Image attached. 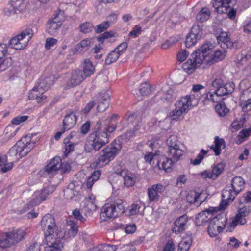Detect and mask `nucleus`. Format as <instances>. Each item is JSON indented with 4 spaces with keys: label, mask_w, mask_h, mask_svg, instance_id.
<instances>
[{
    "label": "nucleus",
    "mask_w": 251,
    "mask_h": 251,
    "mask_svg": "<svg viewBox=\"0 0 251 251\" xmlns=\"http://www.w3.org/2000/svg\"><path fill=\"white\" fill-rule=\"evenodd\" d=\"M41 226L47 244L61 242L64 233L59 230L52 216L50 214L44 215L41 220Z\"/></svg>",
    "instance_id": "1"
},
{
    "label": "nucleus",
    "mask_w": 251,
    "mask_h": 251,
    "mask_svg": "<svg viewBox=\"0 0 251 251\" xmlns=\"http://www.w3.org/2000/svg\"><path fill=\"white\" fill-rule=\"evenodd\" d=\"M245 183L244 180L240 176L232 178L230 184L222 190L221 209L224 210L229 203L233 201L236 196L244 189Z\"/></svg>",
    "instance_id": "2"
},
{
    "label": "nucleus",
    "mask_w": 251,
    "mask_h": 251,
    "mask_svg": "<svg viewBox=\"0 0 251 251\" xmlns=\"http://www.w3.org/2000/svg\"><path fill=\"white\" fill-rule=\"evenodd\" d=\"M213 45L211 43L203 44L199 49L191 54V58L182 65V69L188 74H191L203 62L206 57V53L209 51Z\"/></svg>",
    "instance_id": "3"
},
{
    "label": "nucleus",
    "mask_w": 251,
    "mask_h": 251,
    "mask_svg": "<svg viewBox=\"0 0 251 251\" xmlns=\"http://www.w3.org/2000/svg\"><path fill=\"white\" fill-rule=\"evenodd\" d=\"M122 149V144L119 140H115L110 146L103 149L98 155L96 164L98 167H102L113 160Z\"/></svg>",
    "instance_id": "4"
},
{
    "label": "nucleus",
    "mask_w": 251,
    "mask_h": 251,
    "mask_svg": "<svg viewBox=\"0 0 251 251\" xmlns=\"http://www.w3.org/2000/svg\"><path fill=\"white\" fill-rule=\"evenodd\" d=\"M26 234L25 231L21 228L2 233L0 236V247L6 249L16 245L24 239Z\"/></svg>",
    "instance_id": "5"
},
{
    "label": "nucleus",
    "mask_w": 251,
    "mask_h": 251,
    "mask_svg": "<svg viewBox=\"0 0 251 251\" xmlns=\"http://www.w3.org/2000/svg\"><path fill=\"white\" fill-rule=\"evenodd\" d=\"M95 131L92 136H94L92 141H87L84 145V151L88 153L92 152L93 150L97 151L109 142V136L107 132L104 131H101L100 126L95 127Z\"/></svg>",
    "instance_id": "6"
},
{
    "label": "nucleus",
    "mask_w": 251,
    "mask_h": 251,
    "mask_svg": "<svg viewBox=\"0 0 251 251\" xmlns=\"http://www.w3.org/2000/svg\"><path fill=\"white\" fill-rule=\"evenodd\" d=\"M125 212L122 200L118 199L112 203L105 204L102 208L100 216L103 220L107 218H115Z\"/></svg>",
    "instance_id": "7"
},
{
    "label": "nucleus",
    "mask_w": 251,
    "mask_h": 251,
    "mask_svg": "<svg viewBox=\"0 0 251 251\" xmlns=\"http://www.w3.org/2000/svg\"><path fill=\"white\" fill-rule=\"evenodd\" d=\"M194 99H195L194 95H187L181 97L179 100L176 102L175 109L169 114L171 119L176 120L183 113H187L193 105L192 101Z\"/></svg>",
    "instance_id": "8"
},
{
    "label": "nucleus",
    "mask_w": 251,
    "mask_h": 251,
    "mask_svg": "<svg viewBox=\"0 0 251 251\" xmlns=\"http://www.w3.org/2000/svg\"><path fill=\"white\" fill-rule=\"evenodd\" d=\"M33 34L32 28H25L9 41V46L16 50L23 49L27 45Z\"/></svg>",
    "instance_id": "9"
},
{
    "label": "nucleus",
    "mask_w": 251,
    "mask_h": 251,
    "mask_svg": "<svg viewBox=\"0 0 251 251\" xmlns=\"http://www.w3.org/2000/svg\"><path fill=\"white\" fill-rule=\"evenodd\" d=\"M203 33L202 28L199 25H194L191 29L190 32L186 37L185 46L187 48L195 45L198 40H200L202 37Z\"/></svg>",
    "instance_id": "10"
},
{
    "label": "nucleus",
    "mask_w": 251,
    "mask_h": 251,
    "mask_svg": "<svg viewBox=\"0 0 251 251\" xmlns=\"http://www.w3.org/2000/svg\"><path fill=\"white\" fill-rule=\"evenodd\" d=\"M176 137L173 135L170 136L166 141V144L169 147L168 153L174 156L175 160L179 159L183 152L180 149Z\"/></svg>",
    "instance_id": "11"
},
{
    "label": "nucleus",
    "mask_w": 251,
    "mask_h": 251,
    "mask_svg": "<svg viewBox=\"0 0 251 251\" xmlns=\"http://www.w3.org/2000/svg\"><path fill=\"white\" fill-rule=\"evenodd\" d=\"M93 100L97 103V110L100 112L104 111L110 104V96L106 92H101L94 97Z\"/></svg>",
    "instance_id": "12"
},
{
    "label": "nucleus",
    "mask_w": 251,
    "mask_h": 251,
    "mask_svg": "<svg viewBox=\"0 0 251 251\" xmlns=\"http://www.w3.org/2000/svg\"><path fill=\"white\" fill-rule=\"evenodd\" d=\"M250 212V210L249 208H247L245 206L240 207L234 219L230 223V228L229 229V230L232 231L231 228L233 229L238 224L241 225L245 224L247 222L245 217L248 216Z\"/></svg>",
    "instance_id": "13"
},
{
    "label": "nucleus",
    "mask_w": 251,
    "mask_h": 251,
    "mask_svg": "<svg viewBox=\"0 0 251 251\" xmlns=\"http://www.w3.org/2000/svg\"><path fill=\"white\" fill-rule=\"evenodd\" d=\"M85 78L81 70L73 71L72 72L70 79L66 83L65 88L69 89L75 87L80 84Z\"/></svg>",
    "instance_id": "14"
},
{
    "label": "nucleus",
    "mask_w": 251,
    "mask_h": 251,
    "mask_svg": "<svg viewBox=\"0 0 251 251\" xmlns=\"http://www.w3.org/2000/svg\"><path fill=\"white\" fill-rule=\"evenodd\" d=\"M55 189V187L54 186L50 185L43 188L40 191H36L35 195L38 198L32 201V204L36 205L46 200L48 198V196L54 191Z\"/></svg>",
    "instance_id": "15"
},
{
    "label": "nucleus",
    "mask_w": 251,
    "mask_h": 251,
    "mask_svg": "<svg viewBox=\"0 0 251 251\" xmlns=\"http://www.w3.org/2000/svg\"><path fill=\"white\" fill-rule=\"evenodd\" d=\"M64 12L63 11L59 10L58 13L54 15V17L48 25V32L53 34L58 30L61 24L59 23L64 20Z\"/></svg>",
    "instance_id": "16"
},
{
    "label": "nucleus",
    "mask_w": 251,
    "mask_h": 251,
    "mask_svg": "<svg viewBox=\"0 0 251 251\" xmlns=\"http://www.w3.org/2000/svg\"><path fill=\"white\" fill-rule=\"evenodd\" d=\"M62 165L61 158L56 156L53 158L45 167V172L48 175L53 176L60 170Z\"/></svg>",
    "instance_id": "17"
},
{
    "label": "nucleus",
    "mask_w": 251,
    "mask_h": 251,
    "mask_svg": "<svg viewBox=\"0 0 251 251\" xmlns=\"http://www.w3.org/2000/svg\"><path fill=\"white\" fill-rule=\"evenodd\" d=\"M219 44L223 49L238 48V42H233L230 41V38L226 32H222L219 36L217 37Z\"/></svg>",
    "instance_id": "18"
},
{
    "label": "nucleus",
    "mask_w": 251,
    "mask_h": 251,
    "mask_svg": "<svg viewBox=\"0 0 251 251\" xmlns=\"http://www.w3.org/2000/svg\"><path fill=\"white\" fill-rule=\"evenodd\" d=\"M77 111H73L67 114L63 121V127L68 130L74 127L76 125L78 115Z\"/></svg>",
    "instance_id": "19"
},
{
    "label": "nucleus",
    "mask_w": 251,
    "mask_h": 251,
    "mask_svg": "<svg viewBox=\"0 0 251 251\" xmlns=\"http://www.w3.org/2000/svg\"><path fill=\"white\" fill-rule=\"evenodd\" d=\"M169 157L164 156L160 158L157 161V166L160 170L162 169L165 171H170L172 165L177 162L179 159L175 160L173 155H171L168 153Z\"/></svg>",
    "instance_id": "20"
},
{
    "label": "nucleus",
    "mask_w": 251,
    "mask_h": 251,
    "mask_svg": "<svg viewBox=\"0 0 251 251\" xmlns=\"http://www.w3.org/2000/svg\"><path fill=\"white\" fill-rule=\"evenodd\" d=\"M212 213L213 211L209 209L200 212L196 217V225L200 226L204 225L208 222H210L213 216Z\"/></svg>",
    "instance_id": "21"
},
{
    "label": "nucleus",
    "mask_w": 251,
    "mask_h": 251,
    "mask_svg": "<svg viewBox=\"0 0 251 251\" xmlns=\"http://www.w3.org/2000/svg\"><path fill=\"white\" fill-rule=\"evenodd\" d=\"M165 187L162 184H157L153 185L151 187L148 188V194L149 200L154 201L159 198V193H162L164 191Z\"/></svg>",
    "instance_id": "22"
},
{
    "label": "nucleus",
    "mask_w": 251,
    "mask_h": 251,
    "mask_svg": "<svg viewBox=\"0 0 251 251\" xmlns=\"http://www.w3.org/2000/svg\"><path fill=\"white\" fill-rule=\"evenodd\" d=\"M243 102L242 109L244 111H248L251 108V87L244 90L240 97Z\"/></svg>",
    "instance_id": "23"
},
{
    "label": "nucleus",
    "mask_w": 251,
    "mask_h": 251,
    "mask_svg": "<svg viewBox=\"0 0 251 251\" xmlns=\"http://www.w3.org/2000/svg\"><path fill=\"white\" fill-rule=\"evenodd\" d=\"M232 0H215L213 6L219 13H227Z\"/></svg>",
    "instance_id": "24"
},
{
    "label": "nucleus",
    "mask_w": 251,
    "mask_h": 251,
    "mask_svg": "<svg viewBox=\"0 0 251 251\" xmlns=\"http://www.w3.org/2000/svg\"><path fill=\"white\" fill-rule=\"evenodd\" d=\"M212 49L213 48L206 53V57L204 59L209 65H212L219 60H223L225 57L226 53V51L225 50V49H224V50L215 51L213 55L208 57L207 54L209 53V51Z\"/></svg>",
    "instance_id": "25"
},
{
    "label": "nucleus",
    "mask_w": 251,
    "mask_h": 251,
    "mask_svg": "<svg viewBox=\"0 0 251 251\" xmlns=\"http://www.w3.org/2000/svg\"><path fill=\"white\" fill-rule=\"evenodd\" d=\"M187 222V216L185 215L178 218L174 222V226L172 229L174 232L178 234L185 230V225Z\"/></svg>",
    "instance_id": "26"
},
{
    "label": "nucleus",
    "mask_w": 251,
    "mask_h": 251,
    "mask_svg": "<svg viewBox=\"0 0 251 251\" xmlns=\"http://www.w3.org/2000/svg\"><path fill=\"white\" fill-rule=\"evenodd\" d=\"M44 93L43 89H40L36 86L29 93L28 98L30 100L35 99L38 103L41 102L47 98L46 96L43 95Z\"/></svg>",
    "instance_id": "27"
},
{
    "label": "nucleus",
    "mask_w": 251,
    "mask_h": 251,
    "mask_svg": "<svg viewBox=\"0 0 251 251\" xmlns=\"http://www.w3.org/2000/svg\"><path fill=\"white\" fill-rule=\"evenodd\" d=\"M18 142H20L21 146H20L19 157L17 158V159L26 155L34 148V142H27L25 144L22 140H19Z\"/></svg>",
    "instance_id": "28"
},
{
    "label": "nucleus",
    "mask_w": 251,
    "mask_h": 251,
    "mask_svg": "<svg viewBox=\"0 0 251 251\" xmlns=\"http://www.w3.org/2000/svg\"><path fill=\"white\" fill-rule=\"evenodd\" d=\"M91 39H85L82 40L80 43H78L75 48L76 53L83 54L88 50L91 46Z\"/></svg>",
    "instance_id": "29"
},
{
    "label": "nucleus",
    "mask_w": 251,
    "mask_h": 251,
    "mask_svg": "<svg viewBox=\"0 0 251 251\" xmlns=\"http://www.w3.org/2000/svg\"><path fill=\"white\" fill-rule=\"evenodd\" d=\"M215 146L212 145L210 148L213 149L215 154L218 156L220 154L222 148L225 149L226 147V142L222 138L216 136L214 140Z\"/></svg>",
    "instance_id": "30"
},
{
    "label": "nucleus",
    "mask_w": 251,
    "mask_h": 251,
    "mask_svg": "<svg viewBox=\"0 0 251 251\" xmlns=\"http://www.w3.org/2000/svg\"><path fill=\"white\" fill-rule=\"evenodd\" d=\"M141 125L138 124L135 126L133 130H130L127 131L125 133H123L121 135V138L125 142L128 141L131 138L137 135L138 134V131L140 130Z\"/></svg>",
    "instance_id": "31"
},
{
    "label": "nucleus",
    "mask_w": 251,
    "mask_h": 251,
    "mask_svg": "<svg viewBox=\"0 0 251 251\" xmlns=\"http://www.w3.org/2000/svg\"><path fill=\"white\" fill-rule=\"evenodd\" d=\"M94 72L95 67L92 62L89 59H85L83 63V75L86 78L90 76Z\"/></svg>",
    "instance_id": "32"
},
{
    "label": "nucleus",
    "mask_w": 251,
    "mask_h": 251,
    "mask_svg": "<svg viewBox=\"0 0 251 251\" xmlns=\"http://www.w3.org/2000/svg\"><path fill=\"white\" fill-rule=\"evenodd\" d=\"M53 77H46L39 80L37 86L40 89H43L44 92L45 90L48 89L51 85L53 83Z\"/></svg>",
    "instance_id": "33"
},
{
    "label": "nucleus",
    "mask_w": 251,
    "mask_h": 251,
    "mask_svg": "<svg viewBox=\"0 0 251 251\" xmlns=\"http://www.w3.org/2000/svg\"><path fill=\"white\" fill-rule=\"evenodd\" d=\"M192 239L191 237L183 238L179 243L177 251H188L191 246Z\"/></svg>",
    "instance_id": "34"
},
{
    "label": "nucleus",
    "mask_w": 251,
    "mask_h": 251,
    "mask_svg": "<svg viewBox=\"0 0 251 251\" xmlns=\"http://www.w3.org/2000/svg\"><path fill=\"white\" fill-rule=\"evenodd\" d=\"M222 231L220 226L217 225L216 223H213V220L211 219L208 227V232L209 235L211 237H215Z\"/></svg>",
    "instance_id": "35"
},
{
    "label": "nucleus",
    "mask_w": 251,
    "mask_h": 251,
    "mask_svg": "<svg viewBox=\"0 0 251 251\" xmlns=\"http://www.w3.org/2000/svg\"><path fill=\"white\" fill-rule=\"evenodd\" d=\"M213 223L220 226L222 230L226 226L227 218L225 214H218L212 218Z\"/></svg>",
    "instance_id": "36"
},
{
    "label": "nucleus",
    "mask_w": 251,
    "mask_h": 251,
    "mask_svg": "<svg viewBox=\"0 0 251 251\" xmlns=\"http://www.w3.org/2000/svg\"><path fill=\"white\" fill-rule=\"evenodd\" d=\"M210 16V11L207 8H202L196 16V19L201 22L207 21Z\"/></svg>",
    "instance_id": "37"
},
{
    "label": "nucleus",
    "mask_w": 251,
    "mask_h": 251,
    "mask_svg": "<svg viewBox=\"0 0 251 251\" xmlns=\"http://www.w3.org/2000/svg\"><path fill=\"white\" fill-rule=\"evenodd\" d=\"M202 194V192L198 193L195 190H191L186 196L187 201L191 204L195 203L200 199Z\"/></svg>",
    "instance_id": "38"
},
{
    "label": "nucleus",
    "mask_w": 251,
    "mask_h": 251,
    "mask_svg": "<svg viewBox=\"0 0 251 251\" xmlns=\"http://www.w3.org/2000/svg\"><path fill=\"white\" fill-rule=\"evenodd\" d=\"M116 37V33L113 31H106L103 34H100L97 37L98 41L99 42L103 43L105 40H108V42H113L114 40H112V38Z\"/></svg>",
    "instance_id": "39"
},
{
    "label": "nucleus",
    "mask_w": 251,
    "mask_h": 251,
    "mask_svg": "<svg viewBox=\"0 0 251 251\" xmlns=\"http://www.w3.org/2000/svg\"><path fill=\"white\" fill-rule=\"evenodd\" d=\"M18 128H15L12 126H7L5 130L4 141H7L13 137L16 134Z\"/></svg>",
    "instance_id": "40"
},
{
    "label": "nucleus",
    "mask_w": 251,
    "mask_h": 251,
    "mask_svg": "<svg viewBox=\"0 0 251 251\" xmlns=\"http://www.w3.org/2000/svg\"><path fill=\"white\" fill-rule=\"evenodd\" d=\"M97 206L91 201H88L85 207L81 209L86 216H89L92 214V212L96 210Z\"/></svg>",
    "instance_id": "41"
},
{
    "label": "nucleus",
    "mask_w": 251,
    "mask_h": 251,
    "mask_svg": "<svg viewBox=\"0 0 251 251\" xmlns=\"http://www.w3.org/2000/svg\"><path fill=\"white\" fill-rule=\"evenodd\" d=\"M120 55V54L114 49L108 54L106 58L105 59V64L107 65H110L113 62L116 61Z\"/></svg>",
    "instance_id": "42"
},
{
    "label": "nucleus",
    "mask_w": 251,
    "mask_h": 251,
    "mask_svg": "<svg viewBox=\"0 0 251 251\" xmlns=\"http://www.w3.org/2000/svg\"><path fill=\"white\" fill-rule=\"evenodd\" d=\"M26 0H11V3L13 7L19 12L23 11L26 7Z\"/></svg>",
    "instance_id": "43"
},
{
    "label": "nucleus",
    "mask_w": 251,
    "mask_h": 251,
    "mask_svg": "<svg viewBox=\"0 0 251 251\" xmlns=\"http://www.w3.org/2000/svg\"><path fill=\"white\" fill-rule=\"evenodd\" d=\"M12 64L11 58H1L0 57V72L5 71L9 68Z\"/></svg>",
    "instance_id": "44"
},
{
    "label": "nucleus",
    "mask_w": 251,
    "mask_h": 251,
    "mask_svg": "<svg viewBox=\"0 0 251 251\" xmlns=\"http://www.w3.org/2000/svg\"><path fill=\"white\" fill-rule=\"evenodd\" d=\"M94 26L91 22H87L79 25L80 31L84 34L91 32Z\"/></svg>",
    "instance_id": "45"
},
{
    "label": "nucleus",
    "mask_w": 251,
    "mask_h": 251,
    "mask_svg": "<svg viewBox=\"0 0 251 251\" xmlns=\"http://www.w3.org/2000/svg\"><path fill=\"white\" fill-rule=\"evenodd\" d=\"M215 110L220 116H224L227 113L229 110L226 107L224 103H220L215 106Z\"/></svg>",
    "instance_id": "46"
},
{
    "label": "nucleus",
    "mask_w": 251,
    "mask_h": 251,
    "mask_svg": "<svg viewBox=\"0 0 251 251\" xmlns=\"http://www.w3.org/2000/svg\"><path fill=\"white\" fill-rule=\"evenodd\" d=\"M48 246L46 248L45 251H61L63 245L62 242H59L54 244H47Z\"/></svg>",
    "instance_id": "47"
},
{
    "label": "nucleus",
    "mask_w": 251,
    "mask_h": 251,
    "mask_svg": "<svg viewBox=\"0 0 251 251\" xmlns=\"http://www.w3.org/2000/svg\"><path fill=\"white\" fill-rule=\"evenodd\" d=\"M116 249L115 246L104 244L95 248L93 251H115Z\"/></svg>",
    "instance_id": "48"
},
{
    "label": "nucleus",
    "mask_w": 251,
    "mask_h": 251,
    "mask_svg": "<svg viewBox=\"0 0 251 251\" xmlns=\"http://www.w3.org/2000/svg\"><path fill=\"white\" fill-rule=\"evenodd\" d=\"M139 91L140 94L142 96L149 94L151 91V85L148 83L141 84L139 87Z\"/></svg>",
    "instance_id": "49"
},
{
    "label": "nucleus",
    "mask_w": 251,
    "mask_h": 251,
    "mask_svg": "<svg viewBox=\"0 0 251 251\" xmlns=\"http://www.w3.org/2000/svg\"><path fill=\"white\" fill-rule=\"evenodd\" d=\"M208 151H205L204 149H201V152L198 155L197 158L193 160L191 159V163L194 165H199L204 158V155L207 153Z\"/></svg>",
    "instance_id": "50"
},
{
    "label": "nucleus",
    "mask_w": 251,
    "mask_h": 251,
    "mask_svg": "<svg viewBox=\"0 0 251 251\" xmlns=\"http://www.w3.org/2000/svg\"><path fill=\"white\" fill-rule=\"evenodd\" d=\"M239 202L240 205L244 203L251 202V192L248 191L243 196L240 197Z\"/></svg>",
    "instance_id": "51"
},
{
    "label": "nucleus",
    "mask_w": 251,
    "mask_h": 251,
    "mask_svg": "<svg viewBox=\"0 0 251 251\" xmlns=\"http://www.w3.org/2000/svg\"><path fill=\"white\" fill-rule=\"evenodd\" d=\"M176 93L175 92L174 90L169 89L167 91L164 99L167 101L171 102L176 99Z\"/></svg>",
    "instance_id": "52"
},
{
    "label": "nucleus",
    "mask_w": 251,
    "mask_h": 251,
    "mask_svg": "<svg viewBox=\"0 0 251 251\" xmlns=\"http://www.w3.org/2000/svg\"><path fill=\"white\" fill-rule=\"evenodd\" d=\"M20 144V142L17 141L15 145L10 149L8 153L11 157H16L19 153L20 146H21Z\"/></svg>",
    "instance_id": "53"
},
{
    "label": "nucleus",
    "mask_w": 251,
    "mask_h": 251,
    "mask_svg": "<svg viewBox=\"0 0 251 251\" xmlns=\"http://www.w3.org/2000/svg\"><path fill=\"white\" fill-rule=\"evenodd\" d=\"M64 143L65 144L64 153L67 155L74 150L75 144L74 143L69 141L67 138L64 139Z\"/></svg>",
    "instance_id": "54"
},
{
    "label": "nucleus",
    "mask_w": 251,
    "mask_h": 251,
    "mask_svg": "<svg viewBox=\"0 0 251 251\" xmlns=\"http://www.w3.org/2000/svg\"><path fill=\"white\" fill-rule=\"evenodd\" d=\"M110 26V22H103L98 25L95 28V31L97 33H101L106 30Z\"/></svg>",
    "instance_id": "55"
},
{
    "label": "nucleus",
    "mask_w": 251,
    "mask_h": 251,
    "mask_svg": "<svg viewBox=\"0 0 251 251\" xmlns=\"http://www.w3.org/2000/svg\"><path fill=\"white\" fill-rule=\"evenodd\" d=\"M224 169L223 163H219L215 165L212 169V174L217 177L221 173L223 172Z\"/></svg>",
    "instance_id": "56"
},
{
    "label": "nucleus",
    "mask_w": 251,
    "mask_h": 251,
    "mask_svg": "<svg viewBox=\"0 0 251 251\" xmlns=\"http://www.w3.org/2000/svg\"><path fill=\"white\" fill-rule=\"evenodd\" d=\"M135 178L131 176L126 175L124 177V184L127 187L133 186L135 184Z\"/></svg>",
    "instance_id": "57"
},
{
    "label": "nucleus",
    "mask_w": 251,
    "mask_h": 251,
    "mask_svg": "<svg viewBox=\"0 0 251 251\" xmlns=\"http://www.w3.org/2000/svg\"><path fill=\"white\" fill-rule=\"evenodd\" d=\"M27 116H17L14 118L11 121L12 124L18 125L21 122H25L27 120Z\"/></svg>",
    "instance_id": "58"
},
{
    "label": "nucleus",
    "mask_w": 251,
    "mask_h": 251,
    "mask_svg": "<svg viewBox=\"0 0 251 251\" xmlns=\"http://www.w3.org/2000/svg\"><path fill=\"white\" fill-rule=\"evenodd\" d=\"M224 86L225 87V89L227 92V95L231 94L234 91L235 88V84L234 83H226L225 84H224Z\"/></svg>",
    "instance_id": "59"
},
{
    "label": "nucleus",
    "mask_w": 251,
    "mask_h": 251,
    "mask_svg": "<svg viewBox=\"0 0 251 251\" xmlns=\"http://www.w3.org/2000/svg\"><path fill=\"white\" fill-rule=\"evenodd\" d=\"M57 40L53 38H47L46 41L45 48L49 50L52 46L55 45L57 43Z\"/></svg>",
    "instance_id": "60"
},
{
    "label": "nucleus",
    "mask_w": 251,
    "mask_h": 251,
    "mask_svg": "<svg viewBox=\"0 0 251 251\" xmlns=\"http://www.w3.org/2000/svg\"><path fill=\"white\" fill-rule=\"evenodd\" d=\"M73 215L75 219L81 222H84L86 220V219L81 215L80 211L77 209H75L73 211Z\"/></svg>",
    "instance_id": "61"
},
{
    "label": "nucleus",
    "mask_w": 251,
    "mask_h": 251,
    "mask_svg": "<svg viewBox=\"0 0 251 251\" xmlns=\"http://www.w3.org/2000/svg\"><path fill=\"white\" fill-rule=\"evenodd\" d=\"M189 53L186 50H181L177 54V59L180 62L184 61L188 56Z\"/></svg>",
    "instance_id": "62"
},
{
    "label": "nucleus",
    "mask_w": 251,
    "mask_h": 251,
    "mask_svg": "<svg viewBox=\"0 0 251 251\" xmlns=\"http://www.w3.org/2000/svg\"><path fill=\"white\" fill-rule=\"evenodd\" d=\"M16 10L12 6L11 4V6L9 7H5L3 9L4 15L7 16H10L16 13Z\"/></svg>",
    "instance_id": "63"
},
{
    "label": "nucleus",
    "mask_w": 251,
    "mask_h": 251,
    "mask_svg": "<svg viewBox=\"0 0 251 251\" xmlns=\"http://www.w3.org/2000/svg\"><path fill=\"white\" fill-rule=\"evenodd\" d=\"M175 246L172 240L168 241L162 251H174Z\"/></svg>",
    "instance_id": "64"
}]
</instances>
